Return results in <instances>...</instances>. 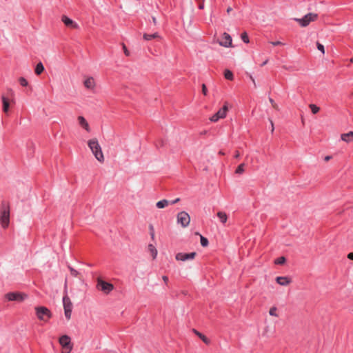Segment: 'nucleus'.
<instances>
[{"mask_svg": "<svg viewBox=\"0 0 353 353\" xmlns=\"http://www.w3.org/2000/svg\"><path fill=\"white\" fill-rule=\"evenodd\" d=\"M0 222L3 228H7L10 223V205L3 203L0 211Z\"/></svg>", "mask_w": 353, "mask_h": 353, "instance_id": "f03ea898", "label": "nucleus"}, {"mask_svg": "<svg viewBox=\"0 0 353 353\" xmlns=\"http://www.w3.org/2000/svg\"><path fill=\"white\" fill-rule=\"evenodd\" d=\"M83 85L87 89L93 90L96 87V82L93 77H88L83 81Z\"/></svg>", "mask_w": 353, "mask_h": 353, "instance_id": "2eb2a0df", "label": "nucleus"}, {"mask_svg": "<svg viewBox=\"0 0 353 353\" xmlns=\"http://www.w3.org/2000/svg\"><path fill=\"white\" fill-rule=\"evenodd\" d=\"M350 62L353 63V57L350 59Z\"/></svg>", "mask_w": 353, "mask_h": 353, "instance_id": "864d4df0", "label": "nucleus"}, {"mask_svg": "<svg viewBox=\"0 0 353 353\" xmlns=\"http://www.w3.org/2000/svg\"><path fill=\"white\" fill-rule=\"evenodd\" d=\"M316 47H317L318 50L322 52L323 54H325V48H324L323 45H322L321 43L317 42L316 43Z\"/></svg>", "mask_w": 353, "mask_h": 353, "instance_id": "473e14b6", "label": "nucleus"}, {"mask_svg": "<svg viewBox=\"0 0 353 353\" xmlns=\"http://www.w3.org/2000/svg\"><path fill=\"white\" fill-rule=\"evenodd\" d=\"M276 281L281 286H288L292 283V279L288 276H277Z\"/></svg>", "mask_w": 353, "mask_h": 353, "instance_id": "dca6fc26", "label": "nucleus"}, {"mask_svg": "<svg viewBox=\"0 0 353 353\" xmlns=\"http://www.w3.org/2000/svg\"><path fill=\"white\" fill-rule=\"evenodd\" d=\"M162 279L163 280V281L167 283L168 282V277L167 276H162Z\"/></svg>", "mask_w": 353, "mask_h": 353, "instance_id": "79ce46f5", "label": "nucleus"}, {"mask_svg": "<svg viewBox=\"0 0 353 353\" xmlns=\"http://www.w3.org/2000/svg\"><path fill=\"white\" fill-rule=\"evenodd\" d=\"M37 317L43 322H48L52 317V313L49 309L44 306H37L34 308Z\"/></svg>", "mask_w": 353, "mask_h": 353, "instance_id": "7ed1b4c3", "label": "nucleus"}, {"mask_svg": "<svg viewBox=\"0 0 353 353\" xmlns=\"http://www.w3.org/2000/svg\"><path fill=\"white\" fill-rule=\"evenodd\" d=\"M180 199L179 198H177L175 200L172 201L170 202L171 204H174L176 203H177L178 201H179Z\"/></svg>", "mask_w": 353, "mask_h": 353, "instance_id": "49530a36", "label": "nucleus"}, {"mask_svg": "<svg viewBox=\"0 0 353 353\" xmlns=\"http://www.w3.org/2000/svg\"><path fill=\"white\" fill-rule=\"evenodd\" d=\"M59 342L64 350L62 353H69L72 349L70 338L68 335H63L59 338Z\"/></svg>", "mask_w": 353, "mask_h": 353, "instance_id": "0eeeda50", "label": "nucleus"}, {"mask_svg": "<svg viewBox=\"0 0 353 353\" xmlns=\"http://www.w3.org/2000/svg\"><path fill=\"white\" fill-rule=\"evenodd\" d=\"M318 18V14L315 13H308L301 19H295V20L302 26L306 27L310 23L315 21Z\"/></svg>", "mask_w": 353, "mask_h": 353, "instance_id": "39448f33", "label": "nucleus"}, {"mask_svg": "<svg viewBox=\"0 0 353 353\" xmlns=\"http://www.w3.org/2000/svg\"><path fill=\"white\" fill-rule=\"evenodd\" d=\"M199 3V9L203 10L204 8V1L205 0H196Z\"/></svg>", "mask_w": 353, "mask_h": 353, "instance_id": "c9c22d12", "label": "nucleus"}, {"mask_svg": "<svg viewBox=\"0 0 353 353\" xmlns=\"http://www.w3.org/2000/svg\"><path fill=\"white\" fill-rule=\"evenodd\" d=\"M190 222V216L186 212L182 211L177 214V223L181 224L183 228L188 226Z\"/></svg>", "mask_w": 353, "mask_h": 353, "instance_id": "1a4fd4ad", "label": "nucleus"}, {"mask_svg": "<svg viewBox=\"0 0 353 353\" xmlns=\"http://www.w3.org/2000/svg\"><path fill=\"white\" fill-rule=\"evenodd\" d=\"M77 121H78L79 125L82 128H83L87 132H90L91 131L90 125L84 117L79 116L77 117Z\"/></svg>", "mask_w": 353, "mask_h": 353, "instance_id": "4468645a", "label": "nucleus"}, {"mask_svg": "<svg viewBox=\"0 0 353 353\" xmlns=\"http://www.w3.org/2000/svg\"><path fill=\"white\" fill-rule=\"evenodd\" d=\"M19 83L22 85V86H27L28 85V83L27 81V80L24 78V77H20L19 79Z\"/></svg>", "mask_w": 353, "mask_h": 353, "instance_id": "c756f323", "label": "nucleus"}, {"mask_svg": "<svg viewBox=\"0 0 353 353\" xmlns=\"http://www.w3.org/2000/svg\"><path fill=\"white\" fill-rule=\"evenodd\" d=\"M219 154H222V155L225 154V153H224L223 152H222V151H220V152H219Z\"/></svg>", "mask_w": 353, "mask_h": 353, "instance_id": "603ef678", "label": "nucleus"}, {"mask_svg": "<svg viewBox=\"0 0 353 353\" xmlns=\"http://www.w3.org/2000/svg\"><path fill=\"white\" fill-rule=\"evenodd\" d=\"M269 314H270V316L278 317L279 316V313H278L277 307H275V306H273V307H270V309L269 310Z\"/></svg>", "mask_w": 353, "mask_h": 353, "instance_id": "a878e982", "label": "nucleus"}, {"mask_svg": "<svg viewBox=\"0 0 353 353\" xmlns=\"http://www.w3.org/2000/svg\"><path fill=\"white\" fill-rule=\"evenodd\" d=\"M97 281V288L106 294H109L114 289L112 284L103 281L101 278H98Z\"/></svg>", "mask_w": 353, "mask_h": 353, "instance_id": "20e7f679", "label": "nucleus"}, {"mask_svg": "<svg viewBox=\"0 0 353 353\" xmlns=\"http://www.w3.org/2000/svg\"><path fill=\"white\" fill-rule=\"evenodd\" d=\"M6 297L8 301H23L27 298V295L20 292H9L6 294Z\"/></svg>", "mask_w": 353, "mask_h": 353, "instance_id": "9d476101", "label": "nucleus"}, {"mask_svg": "<svg viewBox=\"0 0 353 353\" xmlns=\"http://www.w3.org/2000/svg\"><path fill=\"white\" fill-rule=\"evenodd\" d=\"M285 262V258L284 256L279 257L275 261V263L279 265L283 264Z\"/></svg>", "mask_w": 353, "mask_h": 353, "instance_id": "2f4dec72", "label": "nucleus"}, {"mask_svg": "<svg viewBox=\"0 0 353 353\" xmlns=\"http://www.w3.org/2000/svg\"><path fill=\"white\" fill-rule=\"evenodd\" d=\"M267 63H268V60L265 61L261 64V65H262V66H263V65H265Z\"/></svg>", "mask_w": 353, "mask_h": 353, "instance_id": "3c124183", "label": "nucleus"}, {"mask_svg": "<svg viewBox=\"0 0 353 353\" xmlns=\"http://www.w3.org/2000/svg\"><path fill=\"white\" fill-rule=\"evenodd\" d=\"M228 111V102H225L223 108L220 109L216 114L212 115L210 118V120L212 122H216L220 119H224L227 115Z\"/></svg>", "mask_w": 353, "mask_h": 353, "instance_id": "6e6552de", "label": "nucleus"}, {"mask_svg": "<svg viewBox=\"0 0 353 353\" xmlns=\"http://www.w3.org/2000/svg\"><path fill=\"white\" fill-rule=\"evenodd\" d=\"M224 77L226 79L231 80V81L233 80V79H234L232 72L229 70H225L224 71Z\"/></svg>", "mask_w": 353, "mask_h": 353, "instance_id": "bb28decb", "label": "nucleus"}, {"mask_svg": "<svg viewBox=\"0 0 353 353\" xmlns=\"http://www.w3.org/2000/svg\"><path fill=\"white\" fill-rule=\"evenodd\" d=\"M270 102L271 103L272 107L275 109V110H279V106L277 105L276 103H275V102L274 101V100L271 98H270L269 99Z\"/></svg>", "mask_w": 353, "mask_h": 353, "instance_id": "e433bc0d", "label": "nucleus"}, {"mask_svg": "<svg viewBox=\"0 0 353 353\" xmlns=\"http://www.w3.org/2000/svg\"><path fill=\"white\" fill-rule=\"evenodd\" d=\"M152 23H154V26H156L157 24V19L155 17H152Z\"/></svg>", "mask_w": 353, "mask_h": 353, "instance_id": "37998d69", "label": "nucleus"}, {"mask_svg": "<svg viewBox=\"0 0 353 353\" xmlns=\"http://www.w3.org/2000/svg\"><path fill=\"white\" fill-rule=\"evenodd\" d=\"M61 21L68 28L72 29H79V25L75 21L68 17L66 15H63L61 17Z\"/></svg>", "mask_w": 353, "mask_h": 353, "instance_id": "ddd939ff", "label": "nucleus"}, {"mask_svg": "<svg viewBox=\"0 0 353 353\" xmlns=\"http://www.w3.org/2000/svg\"><path fill=\"white\" fill-rule=\"evenodd\" d=\"M239 157H240V153H239V151H236V152H235L234 157H235L236 159H238V158H239Z\"/></svg>", "mask_w": 353, "mask_h": 353, "instance_id": "a18cd8bd", "label": "nucleus"}, {"mask_svg": "<svg viewBox=\"0 0 353 353\" xmlns=\"http://www.w3.org/2000/svg\"><path fill=\"white\" fill-rule=\"evenodd\" d=\"M250 79H251L252 82L253 83V84H254V87H256V84L255 80H254V79L253 78V77L250 75Z\"/></svg>", "mask_w": 353, "mask_h": 353, "instance_id": "c03bdc74", "label": "nucleus"}, {"mask_svg": "<svg viewBox=\"0 0 353 353\" xmlns=\"http://www.w3.org/2000/svg\"><path fill=\"white\" fill-rule=\"evenodd\" d=\"M202 92L204 95H207L208 90L205 84L202 85Z\"/></svg>", "mask_w": 353, "mask_h": 353, "instance_id": "58836bf2", "label": "nucleus"}, {"mask_svg": "<svg viewBox=\"0 0 353 353\" xmlns=\"http://www.w3.org/2000/svg\"><path fill=\"white\" fill-rule=\"evenodd\" d=\"M196 256V253L195 252L190 253L179 252L176 254L175 259L177 261H185L188 260H193Z\"/></svg>", "mask_w": 353, "mask_h": 353, "instance_id": "9b49d317", "label": "nucleus"}, {"mask_svg": "<svg viewBox=\"0 0 353 353\" xmlns=\"http://www.w3.org/2000/svg\"><path fill=\"white\" fill-rule=\"evenodd\" d=\"M63 304L65 316L66 317V319L68 320H69L71 318L72 303L70 299L68 297V295H65L63 297Z\"/></svg>", "mask_w": 353, "mask_h": 353, "instance_id": "423d86ee", "label": "nucleus"}, {"mask_svg": "<svg viewBox=\"0 0 353 353\" xmlns=\"http://www.w3.org/2000/svg\"><path fill=\"white\" fill-rule=\"evenodd\" d=\"M1 100H2V103H3V111L5 113H7L9 110V107H10L9 100L4 95H2Z\"/></svg>", "mask_w": 353, "mask_h": 353, "instance_id": "a211bd4d", "label": "nucleus"}, {"mask_svg": "<svg viewBox=\"0 0 353 353\" xmlns=\"http://www.w3.org/2000/svg\"><path fill=\"white\" fill-rule=\"evenodd\" d=\"M201 245L203 247H207L208 245V240L200 234Z\"/></svg>", "mask_w": 353, "mask_h": 353, "instance_id": "c85d7f7f", "label": "nucleus"}, {"mask_svg": "<svg viewBox=\"0 0 353 353\" xmlns=\"http://www.w3.org/2000/svg\"><path fill=\"white\" fill-rule=\"evenodd\" d=\"M44 71V66L41 62H39L37 64L35 67V74L37 75H40Z\"/></svg>", "mask_w": 353, "mask_h": 353, "instance_id": "4be33fe9", "label": "nucleus"}, {"mask_svg": "<svg viewBox=\"0 0 353 353\" xmlns=\"http://www.w3.org/2000/svg\"><path fill=\"white\" fill-rule=\"evenodd\" d=\"M143 39L146 41H150L153 39H161V38L157 32H155L154 34L145 33V34H143Z\"/></svg>", "mask_w": 353, "mask_h": 353, "instance_id": "aec40b11", "label": "nucleus"}, {"mask_svg": "<svg viewBox=\"0 0 353 353\" xmlns=\"http://www.w3.org/2000/svg\"><path fill=\"white\" fill-rule=\"evenodd\" d=\"M241 39L246 43H249V38L248 34L245 32L241 34Z\"/></svg>", "mask_w": 353, "mask_h": 353, "instance_id": "7c9ffc66", "label": "nucleus"}, {"mask_svg": "<svg viewBox=\"0 0 353 353\" xmlns=\"http://www.w3.org/2000/svg\"><path fill=\"white\" fill-rule=\"evenodd\" d=\"M309 107H310V110H311V111H312V112L313 114H316L320 110V108L317 105H316L315 104H310L309 105Z\"/></svg>", "mask_w": 353, "mask_h": 353, "instance_id": "cd10ccee", "label": "nucleus"}, {"mask_svg": "<svg viewBox=\"0 0 353 353\" xmlns=\"http://www.w3.org/2000/svg\"><path fill=\"white\" fill-rule=\"evenodd\" d=\"M217 216L219 218L221 223H225L228 220V216L225 212H219L217 213Z\"/></svg>", "mask_w": 353, "mask_h": 353, "instance_id": "b1692460", "label": "nucleus"}, {"mask_svg": "<svg viewBox=\"0 0 353 353\" xmlns=\"http://www.w3.org/2000/svg\"><path fill=\"white\" fill-rule=\"evenodd\" d=\"M271 43H272L273 46L283 45V43H281V41H272V42H271Z\"/></svg>", "mask_w": 353, "mask_h": 353, "instance_id": "ea45409f", "label": "nucleus"}, {"mask_svg": "<svg viewBox=\"0 0 353 353\" xmlns=\"http://www.w3.org/2000/svg\"><path fill=\"white\" fill-rule=\"evenodd\" d=\"M193 332L197 335L205 344L208 345L210 343V341L209 339H208L205 335H203L202 333L198 332L196 330H193Z\"/></svg>", "mask_w": 353, "mask_h": 353, "instance_id": "412c9836", "label": "nucleus"}, {"mask_svg": "<svg viewBox=\"0 0 353 353\" xmlns=\"http://www.w3.org/2000/svg\"><path fill=\"white\" fill-rule=\"evenodd\" d=\"M270 123H271V125H272V132H273V131H274V123H273L272 121H270Z\"/></svg>", "mask_w": 353, "mask_h": 353, "instance_id": "8fccbe9b", "label": "nucleus"}, {"mask_svg": "<svg viewBox=\"0 0 353 353\" xmlns=\"http://www.w3.org/2000/svg\"><path fill=\"white\" fill-rule=\"evenodd\" d=\"M170 203V201H168L166 199H163L161 201H159L157 203L156 205L158 208H164L165 207L168 206Z\"/></svg>", "mask_w": 353, "mask_h": 353, "instance_id": "5701e85b", "label": "nucleus"}, {"mask_svg": "<svg viewBox=\"0 0 353 353\" xmlns=\"http://www.w3.org/2000/svg\"><path fill=\"white\" fill-rule=\"evenodd\" d=\"M245 164L244 163H241L236 169L235 173L237 174H241L244 172Z\"/></svg>", "mask_w": 353, "mask_h": 353, "instance_id": "393cba45", "label": "nucleus"}, {"mask_svg": "<svg viewBox=\"0 0 353 353\" xmlns=\"http://www.w3.org/2000/svg\"><path fill=\"white\" fill-rule=\"evenodd\" d=\"M88 145L94 157L100 162L103 163L104 156L97 139L93 138L88 141Z\"/></svg>", "mask_w": 353, "mask_h": 353, "instance_id": "f257e3e1", "label": "nucleus"}, {"mask_svg": "<svg viewBox=\"0 0 353 353\" xmlns=\"http://www.w3.org/2000/svg\"><path fill=\"white\" fill-rule=\"evenodd\" d=\"M330 159H331V157H330V156H326V157H325V161H328Z\"/></svg>", "mask_w": 353, "mask_h": 353, "instance_id": "de8ad7c7", "label": "nucleus"}, {"mask_svg": "<svg viewBox=\"0 0 353 353\" xmlns=\"http://www.w3.org/2000/svg\"><path fill=\"white\" fill-rule=\"evenodd\" d=\"M341 139L342 141L346 143H350L353 141V132L350 131L347 133L341 134Z\"/></svg>", "mask_w": 353, "mask_h": 353, "instance_id": "f3484780", "label": "nucleus"}, {"mask_svg": "<svg viewBox=\"0 0 353 353\" xmlns=\"http://www.w3.org/2000/svg\"><path fill=\"white\" fill-rule=\"evenodd\" d=\"M148 250L149 253L151 254L152 259H155L157 256L158 252L154 245H153L152 244H149L148 246Z\"/></svg>", "mask_w": 353, "mask_h": 353, "instance_id": "6ab92c4d", "label": "nucleus"}, {"mask_svg": "<svg viewBox=\"0 0 353 353\" xmlns=\"http://www.w3.org/2000/svg\"><path fill=\"white\" fill-rule=\"evenodd\" d=\"M123 52H124L126 56H129L130 52L128 51V50L127 49L126 46L124 44H123Z\"/></svg>", "mask_w": 353, "mask_h": 353, "instance_id": "4c0bfd02", "label": "nucleus"}, {"mask_svg": "<svg viewBox=\"0 0 353 353\" xmlns=\"http://www.w3.org/2000/svg\"><path fill=\"white\" fill-rule=\"evenodd\" d=\"M218 43L220 46L228 48L232 47V38L230 35L226 32H224L221 37V39L219 40Z\"/></svg>", "mask_w": 353, "mask_h": 353, "instance_id": "f8f14e48", "label": "nucleus"}, {"mask_svg": "<svg viewBox=\"0 0 353 353\" xmlns=\"http://www.w3.org/2000/svg\"><path fill=\"white\" fill-rule=\"evenodd\" d=\"M149 228H150V236H151V239L152 240L154 239V227L153 225H150L149 226Z\"/></svg>", "mask_w": 353, "mask_h": 353, "instance_id": "f704fd0d", "label": "nucleus"}, {"mask_svg": "<svg viewBox=\"0 0 353 353\" xmlns=\"http://www.w3.org/2000/svg\"><path fill=\"white\" fill-rule=\"evenodd\" d=\"M69 269H70V274L72 276L76 277V276H77L79 275V272L76 270H74V268L70 267Z\"/></svg>", "mask_w": 353, "mask_h": 353, "instance_id": "72a5a7b5", "label": "nucleus"}, {"mask_svg": "<svg viewBox=\"0 0 353 353\" xmlns=\"http://www.w3.org/2000/svg\"><path fill=\"white\" fill-rule=\"evenodd\" d=\"M347 259L353 261V251L349 253L347 256Z\"/></svg>", "mask_w": 353, "mask_h": 353, "instance_id": "a19ab883", "label": "nucleus"}, {"mask_svg": "<svg viewBox=\"0 0 353 353\" xmlns=\"http://www.w3.org/2000/svg\"><path fill=\"white\" fill-rule=\"evenodd\" d=\"M232 8H231V7L228 8V9H227V12H228V13H230V12L232 11Z\"/></svg>", "mask_w": 353, "mask_h": 353, "instance_id": "09e8293b", "label": "nucleus"}]
</instances>
